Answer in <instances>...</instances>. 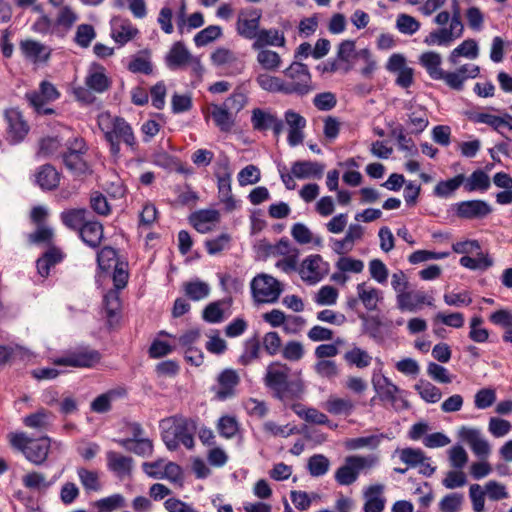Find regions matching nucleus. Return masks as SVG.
Returning <instances> with one entry per match:
<instances>
[{"label":"nucleus","instance_id":"obj_1","mask_svg":"<svg viewBox=\"0 0 512 512\" xmlns=\"http://www.w3.org/2000/svg\"><path fill=\"white\" fill-rule=\"evenodd\" d=\"M442 58L437 52H425L420 56V64L434 80H442L455 91H462L468 79H475L480 74V67L475 64H464L455 71L445 72L441 69Z\"/></svg>","mask_w":512,"mask_h":512},{"label":"nucleus","instance_id":"obj_2","mask_svg":"<svg viewBox=\"0 0 512 512\" xmlns=\"http://www.w3.org/2000/svg\"><path fill=\"white\" fill-rule=\"evenodd\" d=\"M160 428L162 440L169 450L174 451L180 445L187 449L194 447V433L198 429L195 419L175 415L163 419Z\"/></svg>","mask_w":512,"mask_h":512},{"label":"nucleus","instance_id":"obj_3","mask_svg":"<svg viewBox=\"0 0 512 512\" xmlns=\"http://www.w3.org/2000/svg\"><path fill=\"white\" fill-rule=\"evenodd\" d=\"M98 126L109 143L110 152L114 157L120 155V142L136 149L137 141L131 125L122 117L112 116L109 112L98 115Z\"/></svg>","mask_w":512,"mask_h":512},{"label":"nucleus","instance_id":"obj_4","mask_svg":"<svg viewBox=\"0 0 512 512\" xmlns=\"http://www.w3.org/2000/svg\"><path fill=\"white\" fill-rule=\"evenodd\" d=\"M8 440L15 450L34 465H42L48 457L51 439L47 436L34 439L24 432H11Z\"/></svg>","mask_w":512,"mask_h":512},{"label":"nucleus","instance_id":"obj_5","mask_svg":"<svg viewBox=\"0 0 512 512\" xmlns=\"http://www.w3.org/2000/svg\"><path fill=\"white\" fill-rule=\"evenodd\" d=\"M464 32V25L461 20L460 6L457 0L452 2V16L449 27L430 32L424 42L427 45L448 46L454 40L460 38Z\"/></svg>","mask_w":512,"mask_h":512},{"label":"nucleus","instance_id":"obj_6","mask_svg":"<svg viewBox=\"0 0 512 512\" xmlns=\"http://www.w3.org/2000/svg\"><path fill=\"white\" fill-rule=\"evenodd\" d=\"M290 368L280 362H272L266 368L265 385L273 391L274 396L285 402L290 397L292 383L289 381Z\"/></svg>","mask_w":512,"mask_h":512},{"label":"nucleus","instance_id":"obj_7","mask_svg":"<svg viewBox=\"0 0 512 512\" xmlns=\"http://www.w3.org/2000/svg\"><path fill=\"white\" fill-rule=\"evenodd\" d=\"M283 73L287 79L284 80L285 88H287L286 95L297 94L303 96L313 90L311 74L307 65L293 62Z\"/></svg>","mask_w":512,"mask_h":512},{"label":"nucleus","instance_id":"obj_8","mask_svg":"<svg viewBox=\"0 0 512 512\" xmlns=\"http://www.w3.org/2000/svg\"><path fill=\"white\" fill-rule=\"evenodd\" d=\"M165 64L170 70L191 67L196 75L202 73L203 67L198 57L193 56L181 41L175 42L165 56Z\"/></svg>","mask_w":512,"mask_h":512},{"label":"nucleus","instance_id":"obj_9","mask_svg":"<svg viewBox=\"0 0 512 512\" xmlns=\"http://www.w3.org/2000/svg\"><path fill=\"white\" fill-rule=\"evenodd\" d=\"M377 462V458L363 456H349L345 459L344 465L340 466L335 472V480L338 484L348 486L354 483L359 472L364 468H370Z\"/></svg>","mask_w":512,"mask_h":512},{"label":"nucleus","instance_id":"obj_10","mask_svg":"<svg viewBox=\"0 0 512 512\" xmlns=\"http://www.w3.org/2000/svg\"><path fill=\"white\" fill-rule=\"evenodd\" d=\"M330 265L324 261L321 255L307 256L298 268L300 278L307 285H315L328 275Z\"/></svg>","mask_w":512,"mask_h":512},{"label":"nucleus","instance_id":"obj_11","mask_svg":"<svg viewBox=\"0 0 512 512\" xmlns=\"http://www.w3.org/2000/svg\"><path fill=\"white\" fill-rule=\"evenodd\" d=\"M379 367L374 368L371 375V384L381 401H387L394 404L397 395L401 392L400 388L395 385L388 377L383 373V363L377 359Z\"/></svg>","mask_w":512,"mask_h":512},{"label":"nucleus","instance_id":"obj_12","mask_svg":"<svg viewBox=\"0 0 512 512\" xmlns=\"http://www.w3.org/2000/svg\"><path fill=\"white\" fill-rule=\"evenodd\" d=\"M99 361V352L84 347L74 351H70L64 356L54 359V364L76 368H91L95 366Z\"/></svg>","mask_w":512,"mask_h":512},{"label":"nucleus","instance_id":"obj_13","mask_svg":"<svg viewBox=\"0 0 512 512\" xmlns=\"http://www.w3.org/2000/svg\"><path fill=\"white\" fill-rule=\"evenodd\" d=\"M262 17L261 10L256 8L242 9L238 13L236 22L237 33L248 40L255 39L259 32L260 20Z\"/></svg>","mask_w":512,"mask_h":512},{"label":"nucleus","instance_id":"obj_14","mask_svg":"<svg viewBox=\"0 0 512 512\" xmlns=\"http://www.w3.org/2000/svg\"><path fill=\"white\" fill-rule=\"evenodd\" d=\"M458 436L469 445L477 457L486 459L490 455L491 446L480 429L462 426L458 430Z\"/></svg>","mask_w":512,"mask_h":512},{"label":"nucleus","instance_id":"obj_15","mask_svg":"<svg viewBox=\"0 0 512 512\" xmlns=\"http://www.w3.org/2000/svg\"><path fill=\"white\" fill-rule=\"evenodd\" d=\"M239 383L240 377L235 370L224 369L217 376V383L212 388L215 398L220 401H225L234 397Z\"/></svg>","mask_w":512,"mask_h":512},{"label":"nucleus","instance_id":"obj_16","mask_svg":"<svg viewBox=\"0 0 512 512\" xmlns=\"http://www.w3.org/2000/svg\"><path fill=\"white\" fill-rule=\"evenodd\" d=\"M251 123L254 130L267 131L272 129L276 136L280 135L284 128L283 121L276 114L260 108L252 110Z\"/></svg>","mask_w":512,"mask_h":512},{"label":"nucleus","instance_id":"obj_17","mask_svg":"<svg viewBox=\"0 0 512 512\" xmlns=\"http://www.w3.org/2000/svg\"><path fill=\"white\" fill-rule=\"evenodd\" d=\"M398 307L401 311L415 312L432 305L433 298L419 290H404L398 296Z\"/></svg>","mask_w":512,"mask_h":512},{"label":"nucleus","instance_id":"obj_18","mask_svg":"<svg viewBox=\"0 0 512 512\" xmlns=\"http://www.w3.org/2000/svg\"><path fill=\"white\" fill-rule=\"evenodd\" d=\"M60 93L56 89V87L48 82L42 81L39 86V92L32 91L26 93L25 97L29 104L35 109L36 112H41V108L47 102L54 101L58 99Z\"/></svg>","mask_w":512,"mask_h":512},{"label":"nucleus","instance_id":"obj_19","mask_svg":"<svg viewBox=\"0 0 512 512\" xmlns=\"http://www.w3.org/2000/svg\"><path fill=\"white\" fill-rule=\"evenodd\" d=\"M5 115L8 122V140L13 144L19 143L27 135L29 127L17 109L7 110Z\"/></svg>","mask_w":512,"mask_h":512},{"label":"nucleus","instance_id":"obj_20","mask_svg":"<svg viewBox=\"0 0 512 512\" xmlns=\"http://www.w3.org/2000/svg\"><path fill=\"white\" fill-rule=\"evenodd\" d=\"M491 211L490 205L484 200L462 201L456 205L457 216L463 219L484 218Z\"/></svg>","mask_w":512,"mask_h":512},{"label":"nucleus","instance_id":"obj_21","mask_svg":"<svg viewBox=\"0 0 512 512\" xmlns=\"http://www.w3.org/2000/svg\"><path fill=\"white\" fill-rule=\"evenodd\" d=\"M284 117L289 127L287 138L289 145L294 147L301 144L304 140L303 129L306 126V119L293 110H287Z\"/></svg>","mask_w":512,"mask_h":512},{"label":"nucleus","instance_id":"obj_22","mask_svg":"<svg viewBox=\"0 0 512 512\" xmlns=\"http://www.w3.org/2000/svg\"><path fill=\"white\" fill-rule=\"evenodd\" d=\"M325 165L316 161L299 160L291 165L292 174L297 179H321Z\"/></svg>","mask_w":512,"mask_h":512},{"label":"nucleus","instance_id":"obj_23","mask_svg":"<svg viewBox=\"0 0 512 512\" xmlns=\"http://www.w3.org/2000/svg\"><path fill=\"white\" fill-rule=\"evenodd\" d=\"M103 309L109 326H116L121 316L119 290H107L103 296Z\"/></svg>","mask_w":512,"mask_h":512},{"label":"nucleus","instance_id":"obj_24","mask_svg":"<svg viewBox=\"0 0 512 512\" xmlns=\"http://www.w3.org/2000/svg\"><path fill=\"white\" fill-rule=\"evenodd\" d=\"M383 492L384 486L381 484L371 485L365 489V503L363 506L364 512H383L386 504Z\"/></svg>","mask_w":512,"mask_h":512},{"label":"nucleus","instance_id":"obj_25","mask_svg":"<svg viewBox=\"0 0 512 512\" xmlns=\"http://www.w3.org/2000/svg\"><path fill=\"white\" fill-rule=\"evenodd\" d=\"M231 298L210 303L203 311V319L209 323H219L231 314Z\"/></svg>","mask_w":512,"mask_h":512},{"label":"nucleus","instance_id":"obj_26","mask_svg":"<svg viewBox=\"0 0 512 512\" xmlns=\"http://www.w3.org/2000/svg\"><path fill=\"white\" fill-rule=\"evenodd\" d=\"M286 38L283 32L271 28L260 29L252 44L253 49H261L266 46L284 47Z\"/></svg>","mask_w":512,"mask_h":512},{"label":"nucleus","instance_id":"obj_27","mask_svg":"<svg viewBox=\"0 0 512 512\" xmlns=\"http://www.w3.org/2000/svg\"><path fill=\"white\" fill-rule=\"evenodd\" d=\"M111 25V37L120 45H124L132 40L139 32L138 29L126 19H113Z\"/></svg>","mask_w":512,"mask_h":512},{"label":"nucleus","instance_id":"obj_28","mask_svg":"<svg viewBox=\"0 0 512 512\" xmlns=\"http://www.w3.org/2000/svg\"><path fill=\"white\" fill-rule=\"evenodd\" d=\"M107 468L118 477H125L131 473L133 459L115 451L106 453Z\"/></svg>","mask_w":512,"mask_h":512},{"label":"nucleus","instance_id":"obj_29","mask_svg":"<svg viewBox=\"0 0 512 512\" xmlns=\"http://www.w3.org/2000/svg\"><path fill=\"white\" fill-rule=\"evenodd\" d=\"M23 55L33 62H45L51 54V49L35 40H25L20 43Z\"/></svg>","mask_w":512,"mask_h":512},{"label":"nucleus","instance_id":"obj_30","mask_svg":"<svg viewBox=\"0 0 512 512\" xmlns=\"http://www.w3.org/2000/svg\"><path fill=\"white\" fill-rule=\"evenodd\" d=\"M219 221L217 210H200L190 216V223L200 233H207L212 230L213 225Z\"/></svg>","mask_w":512,"mask_h":512},{"label":"nucleus","instance_id":"obj_31","mask_svg":"<svg viewBox=\"0 0 512 512\" xmlns=\"http://www.w3.org/2000/svg\"><path fill=\"white\" fill-rule=\"evenodd\" d=\"M323 408L332 415L349 416L355 410V403L348 397L330 395Z\"/></svg>","mask_w":512,"mask_h":512},{"label":"nucleus","instance_id":"obj_32","mask_svg":"<svg viewBox=\"0 0 512 512\" xmlns=\"http://www.w3.org/2000/svg\"><path fill=\"white\" fill-rule=\"evenodd\" d=\"M211 117L222 132H230L235 125L236 115L223 104L211 106Z\"/></svg>","mask_w":512,"mask_h":512},{"label":"nucleus","instance_id":"obj_33","mask_svg":"<svg viewBox=\"0 0 512 512\" xmlns=\"http://www.w3.org/2000/svg\"><path fill=\"white\" fill-rule=\"evenodd\" d=\"M79 235L88 246L98 247L103 238V226L98 221H87L80 228Z\"/></svg>","mask_w":512,"mask_h":512},{"label":"nucleus","instance_id":"obj_34","mask_svg":"<svg viewBox=\"0 0 512 512\" xmlns=\"http://www.w3.org/2000/svg\"><path fill=\"white\" fill-rule=\"evenodd\" d=\"M478 56V43L474 39H466L451 51L448 60L452 65H457L460 57H465L474 60Z\"/></svg>","mask_w":512,"mask_h":512},{"label":"nucleus","instance_id":"obj_35","mask_svg":"<svg viewBox=\"0 0 512 512\" xmlns=\"http://www.w3.org/2000/svg\"><path fill=\"white\" fill-rule=\"evenodd\" d=\"M291 409L298 417L308 423L326 425L330 422L327 415L316 408L306 407L301 403H295L292 405Z\"/></svg>","mask_w":512,"mask_h":512},{"label":"nucleus","instance_id":"obj_36","mask_svg":"<svg viewBox=\"0 0 512 512\" xmlns=\"http://www.w3.org/2000/svg\"><path fill=\"white\" fill-rule=\"evenodd\" d=\"M53 420L51 412L45 409H39L23 418V424L37 431H46L50 428Z\"/></svg>","mask_w":512,"mask_h":512},{"label":"nucleus","instance_id":"obj_37","mask_svg":"<svg viewBox=\"0 0 512 512\" xmlns=\"http://www.w3.org/2000/svg\"><path fill=\"white\" fill-rule=\"evenodd\" d=\"M36 182L43 190H53L59 185L60 174L52 165L46 164L36 173Z\"/></svg>","mask_w":512,"mask_h":512},{"label":"nucleus","instance_id":"obj_38","mask_svg":"<svg viewBox=\"0 0 512 512\" xmlns=\"http://www.w3.org/2000/svg\"><path fill=\"white\" fill-rule=\"evenodd\" d=\"M22 485L31 491L42 492L46 491L53 484L48 480L46 475L39 471H30L22 476Z\"/></svg>","mask_w":512,"mask_h":512},{"label":"nucleus","instance_id":"obj_39","mask_svg":"<svg viewBox=\"0 0 512 512\" xmlns=\"http://www.w3.org/2000/svg\"><path fill=\"white\" fill-rule=\"evenodd\" d=\"M343 358L350 366H355L358 369H364L371 365L372 356L364 349L358 346H353L347 350Z\"/></svg>","mask_w":512,"mask_h":512},{"label":"nucleus","instance_id":"obj_40","mask_svg":"<svg viewBox=\"0 0 512 512\" xmlns=\"http://www.w3.org/2000/svg\"><path fill=\"white\" fill-rule=\"evenodd\" d=\"M267 72L268 71L257 74L255 81L258 86L269 93L286 94L287 88H285L284 80L277 76L270 75Z\"/></svg>","mask_w":512,"mask_h":512},{"label":"nucleus","instance_id":"obj_41","mask_svg":"<svg viewBox=\"0 0 512 512\" xmlns=\"http://www.w3.org/2000/svg\"><path fill=\"white\" fill-rule=\"evenodd\" d=\"M465 175L458 174L448 180H442L434 187L433 194L439 198H448L464 183Z\"/></svg>","mask_w":512,"mask_h":512},{"label":"nucleus","instance_id":"obj_42","mask_svg":"<svg viewBox=\"0 0 512 512\" xmlns=\"http://www.w3.org/2000/svg\"><path fill=\"white\" fill-rule=\"evenodd\" d=\"M258 51L256 60L257 63L265 70V71H277L282 64L281 56L273 50L261 48L256 49Z\"/></svg>","mask_w":512,"mask_h":512},{"label":"nucleus","instance_id":"obj_43","mask_svg":"<svg viewBox=\"0 0 512 512\" xmlns=\"http://www.w3.org/2000/svg\"><path fill=\"white\" fill-rule=\"evenodd\" d=\"M467 192L487 191L490 187V178L483 170H475L469 177H465L462 184Z\"/></svg>","mask_w":512,"mask_h":512},{"label":"nucleus","instance_id":"obj_44","mask_svg":"<svg viewBox=\"0 0 512 512\" xmlns=\"http://www.w3.org/2000/svg\"><path fill=\"white\" fill-rule=\"evenodd\" d=\"M428 113L425 109L419 107L408 114L407 125L410 134H420L428 126Z\"/></svg>","mask_w":512,"mask_h":512},{"label":"nucleus","instance_id":"obj_45","mask_svg":"<svg viewBox=\"0 0 512 512\" xmlns=\"http://www.w3.org/2000/svg\"><path fill=\"white\" fill-rule=\"evenodd\" d=\"M85 84L95 92L102 93L106 91L109 88V80L104 73V68L96 66L95 70L91 69L86 77Z\"/></svg>","mask_w":512,"mask_h":512},{"label":"nucleus","instance_id":"obj_46","mask_svg":"<svg viewBox=\"0 0 512 512\" xmlns=\"http://www.w3.org/2000/svg\"><path fill=\"white\" fill-rule=\"evenodd\" d=\"M82 153L65 152L62 156L65 167L76 175H84L89 172V166L83 159Z\"/></svg>","mask_w":512,"mask_h":512},{"label":"nucleus","instance_id":"obj_47","mask_svg":"<svg viewBox=\"0 0 512 512\" xmlns=\"http://www.w3.org/2000/svg\"><path fill=\"white\" fill-rule=\"evenodd\" d=\"M124 395V390L112 389L97 396L91 403V410L96 413H105L111 409V403Z\"/></svg>","mask_w":512,"mask_h":512},{"label":"nucleus","instance_id":"obj_48","mask_svg":"<svg viewBox=\"0 0 512 512\" xmlns=\"http://www.w3.org/2000/svg\"><path fill=\"white\" fill-rule=\"evenodd\" d=\"M87 210L84 208L68 209L61 213L60 218L63 224L73 230L80 231L86 221Z\"/></svg>","mask_w":512,"mask_h":512},{"label":"nucleus","instance_id":"obj_49","mask_svg":"<svg viewBox=\"0 0 512 512\" xmlns=\"http://www.w3.org/2000/svg\"><path fill=\"white\" fill-rule=\"evenodd\" d=\"M468 118L473 123L486 124L498 133H501V128L505 124V118L486 112H470Z\"/></svg>","mask_w":512,"mask_h":512},{"label":"nucleus","instance_id":"obj_50","mask_svg":"<svg viewBox=\"0 0 512 512\" xmlns=\"http://www.w3.org/2000/svg\"><path fill=\"white\" fill-rule=\"evenodd\" d=\"M420 397L427 403H437L442 398L441 390L427 380H419L414 386Z\"/></svg>","mask_w":512,"mask_h":512},{"label":"nucleus","instance_id":"obj_51","mask_svg":"<svg viewBox=\"0 0 512 512\" xmlns=\"http://www.w3.org/2000/svg\"><path fill=\"white\" fill-rule=\"evenodd\" d=\"M77 475L79 481L86 491H99L101 483L99 479V473L95 470H89L84 467H78Z\"/></svg>","mask_w":512,"mask_h":512},{"label":"nucleus","instance_id":"obj_52","mask_svg":"<svg viewBox=\"0 0 512 512\" xmlns=\"http://www.w3.org/2000/svg\"><path fill=\"white\" fill-rule=\"evenodd\" d=\"M380 299L378 290H361L359 298L349 300L348 304L352 309H357L358 304L362 303L367 310H374Z\"/></svg>","mask_w":512,"mask_h":512},{"label":"nucleus","instance_id":"obj_53","mask_svg":"<svg viewBox=\"0 0 512 512\" xmlns=\"http://www.w3.org/2000/svg\"><path fill=\"white\" fill-rule=\"evenodd\" d=\"M125 506L126 500L121 494H113L95 502V507L99 512H114Z\"/></svg>","mask_w":512,"mask_h":512},{"label":"nucleus","instance_id":"obj_54","mask_svg":"<svg viewBox=\"0 0 512 512\" xmlns=\"http://www.w3.org/2000/svg\"><path fill=\"white\" fill-rule=\"evenodd\" d=\"M217 430L222 437L233 438L239 432V422L234 416H222L217 422Z\"/></svg>","mask_w":512,"mask_h":512},{"label":"nucleus","instance_id":"obj_55","mask_svg":"<svg viewBox=\"0 0 512 512\" xmlns=\"http://www.w3.org/2000/svg\"><path fill=\"white\" fill-rule=\"evenodd\" d=\"M260 355V343L257 338H250L245 341L244 349L240 355L238 362L241 365H249L254 360L258 359Z\"/></svg>","mask_w":512,"mask_h":512},{"label":"nucleus","instance_id":"obj_56","mask_svg":"<svg viewBox=\"0 0 512 512\" xmlns=\"http://www.w3.org/2000/svg\"><path fill=\"white\" fill-rule=\"evenodd\" d=\"M330 467L329 459L323 454H315L308 460L307 468L311 476L320 477L325 475Z\"/></svg>","mask_w":512,"mask_h":512},{"label":"nucleus","instance_id":"obj_57","mask_svg":"<svg viewBox=\"0 0 512 512\" xmlns=\"http://www.w3.org/2000/svg\"><path fill=\"white\" fill-rule=\"evenodd\" d=\"M469 338L476 343H485L489 338V331L483 327V319L474 316L469 322Z\"/></svg>","mask_w":512,"mask_h":512},{"label":"nucleus","instance_id":"obj_58","mask_svg":"<svg viewBox=\"0 0 512 512\" xmlns=\"http://www.w3.org/2000/svg\"><path fill=\"white\" fill-rule=\"evenodd\" d=\"M221 35L222 28L220 26L210 25L194 36V43L197 47H203L218 39Z\"/></svg>","mask_w":512,"mask_h":512},{"label":"nucleus","instance_id":"obj_59","mask_svg":"<svg viewBox=\"0 0 512 512\" xmlns=\"http://www.w3.org/2000/svg\"><path fill=\"white\" fill-rule=\"evenodd\" d=\"M96 37V31L90 24H80L74 36V42L82 47L87 48Z\"/></svg>","mask_w":512,"mask_h":512},{"label":"nucleus","instance_id":"obj_60","mask_svg":"<svg viewBox=\"0 0 512 512\" xmlns=\"http://www.w3.org/2000/svg\"><path fill=\"white\" fill-rule=\"evenodd\" d=\"M263 429L266 433L270 434L274 437H289L298 432V429L295 425L286 424V425H278L273 421H267L263 425Z\"/></svg>","mask_w":512,"mask_h":512},{"label":"nucleus","instance_id":"obj_61","mask_svg":"<svg viewBox=\"0 0 512 512\" xmlns=\"http://www.w3.org/2000/svg\"><path fill=\"white\" fill-rule=\"evenodd\" d=\"M396 28L405 35H413L420 29V22L408 14H399L396 19Z\"/></svg>","mask_w":512,"mask_h":512},{"label":"nucleus","instance_id":"obj_62","mask_svg":"<svg viewBox=\"0 0 512 512\" xmlns=\"http://www.w3.org/2000/svg\"><path fill=\"white\" fill-rule=\"evenodd\" d=\"M314 370L321 378L332 380L339 375V368L334 360H318Z\"/></svg>","mask_w":512,"mask_h":512},{"label":"nucleus","instance_id":"obj_63","mask_svg":"<svg viewBox=\"0 0 512 512\" xmlns=\"http://www.w3.org/2000/svg\"><path fill=\"white\" fill-rule=\"evenodd\" d=\"M496 401V391L493 388H482L474 395V405L477 409L489 408Z\"/></svg>","mask_w":512,"mask_h":512},{"label":"nucleus","instance_id":"obj_64","mask_svg":"<svg viewBox=\"0 0 512 512\" xmlns=\"http://www.w3.org/2000/svg\"><path fill=\"white\" fill-rule=\"evenodd\" d=\"M463 503V495L460 493H450L444 496L439 502L441 512H457Z\"/></svg>","mask_w":512,"mask_h":512}]
</instances>
